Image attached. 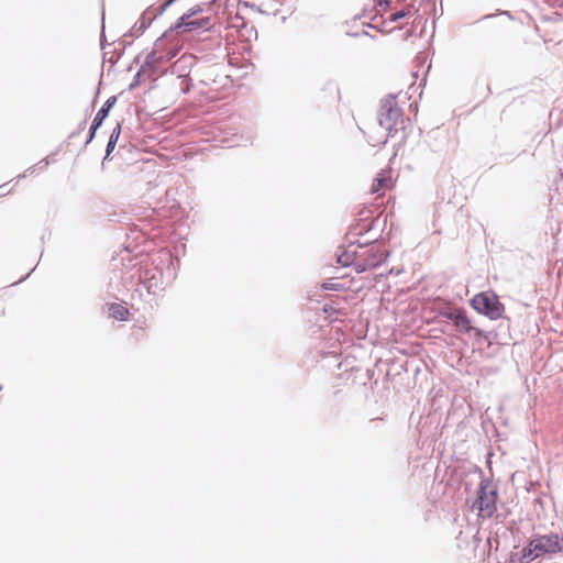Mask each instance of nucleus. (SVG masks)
Here are the masks:
<instances>
[{
	"label": "nucleus",
	"mask_w": 563,
	"mask_h": 563,
	"mask_svg": "<svg viewBox=\"0 0 563 563\" xmlns=\"http://www.w3.org/2000/svg\"><path fill=\"white\" fill-rule=\"evenodd\" d=\"M379 217H376V219L372 221H356L354 224L350 225L345 239L358 240L357 238L371 234V232L379 224Z\"/></svg>",
	"instance_id": "11"
},
{
	"label": "nucleus",
	"mask_w": 563,
	"mask_h": 563,
	"mask_svg": "<svg viewBox=\"0 0 563 563\" xmlns=\"http://www.w3.org/2000/svg\"><path fill=\"white\" fill-rule=\"evenodd\" d=\"M104 14L102 13V29H101V34H100V45H101V48L104 51L107 48V46L111 47L112 44H107L106 43V34H104Z\"/></svg>",
	"instance_id": "25"
},
{
	"label": "nucleus",
	"mask_w": 563,
	"mask_h": 563,
	"mask_svg": "<svg viewBox=\"0 0 563 563\" xmlns=\"http://www.w3.org/2000/svg\"><path fill=\"white\" fill-rule=\"evenodd\" d=\"M385 24H386V21H385V20H383V21H382V23H380V24H378V25H379V29H384V25H385Z\"/></svg>",
	"instance_id": "37"
},
{
	"label": "nucleus",
	"mask_w": 563,
	"mask_h": 563,
	"mask_svg": "<svg viewBox=\"0 0 563 563\" xmlns=\"http://www.w3.org/2000/svg\"><path fill=\"white\" fill-rule=\"evenodd\" d=\"M323 310H324V312H329L330 310H333V307L330 306L329 303H325L323 307Z\"/></svg>",
	"instance_id": "33"
},
{
	"label": "nucleus",
	"mask_w": 563,
	"mask_h": 563,
	"mask_svg": "<svg viewBox=\"0 0 563 563\" xmlns=\"http://www.w3.org/2000/svg\"><path fill=\"white\" fill-rule=\"evenodd\" d=\"M498 12H499L500 14H505V15H507L509 19H512V15H511V14H510V12H508V11H503V12H501V11H498Z\"/></svg>",
	"instance_id": "34"
},
{
	"label": "nucleus",
	"mask_w": 563,
	"mask_h": 563,
	"mask_svg": "<svg viewBox=\"0 0 563 563\" xmlns=\"http://www.w3.org/2000/svg\"><path fill=\"white\" fill-rule=\"evenodd\" d=\"M470 306L489 320H498L505 312V306L492 290L481 291L472 297Z\"/></svg>",
	"instance_id": "6"
},
{
	"label": "nucleus",
	"mask_w": 563,
	"mask_h": 563,
	"mask_svg": "<svg viewBox=\"0 0 563 563\" xmlns=\"http://www.w3.org/2000/svg\"><path fill=\"white\" fill-rule=\"evenodd\" d=\"M559 549L553 532L534 534L520 551L510 554L508 563H531L539 558L551 559L559 554Z\"/></svg>",
	"instance_id": "1"
},
{
	"label": "nucleus",
	"mask_w": 563,
	"mask_h": 563,
	"mask_svg": "<svg viewBox=\"0 0 563 563\" xmlns=\"http://www.w3.org/2000/svg\"><path fill=\"white\" fill-rule=\"evenodd\" d=\"M117 100H118L117 96L109 97L104 101L102 107L98 110V112L96 113V115L89 126L88 136L84 144L85 147L96 137V133H97L98 129L103 124L104 120L109 115V112L114 107Z\"/></svg>",
	"instance_id": "8"
},
{
	"label": "nucleus",
	"mask_w": 563,
	"mask_h": 563,
	"mask_svg": "<svg viewBox=\"0 0 563 563\" xmlns=\"http://www.w3.org/2000/svg\"><path fill=\"white\" fill-rule=\"evenodd\" d=\"M117 54H118L117 48H114V49H113V51H111V52H110V51L108 52V51H106V49H104V51H103V62H108V59H109L110 57L115 58V57H117Z\"/></svg>",
	"instance_id": "28"
},
{
	"label": "nucleus",
	"mask_w": 563,
	"mask_h": 563,
	"mask_svg": "<svg viewBox=\"0 0 563 563\" xmlns=\"http://www.w3.org/2000/svg\"><path fill=\"white\" fill-rule=\"evenodd\" d=\"M140 279H142L140 286L145 288L147 294L155 295L157 290L161 289L158 287L155 276L152 275L151 277H148V271L145 272L144 276L140 274Z\"/></svg>",
	"instance_id": "15"
},
{
	"label": "nucleus",
	"mask_w": 563,
	"mask_h": 563,
	"mask_svg": "<svg viewBox=\"0 0 563 563\" xmlns=\"http://www.w3.org/2000/svg\"><path fill=\"white\" fill-rule=\"evenodd\" d=\"M203 12V8L201 4H195L188 11H186L181 16H179L176 22L170 25L164 33L163 37H175L176 34L180 31L181 24L191 20L192 16L198 15Z\"/></svg>",
	"instance_id": "12"
},
{
	"label": "nucleus",
	"mask_w": 563,
	"mask_h": 563,
	"mask_svg": "<svg viewBox=\"0 0 563 563\" xmlns=\"http://www.w3.org/2000/svg\"><path fill=\"white\" fill-rule=\"evenodd\" d=\"M390 0H375V5L372 11L375 14L371 16V21H375L380 11H385L389 7Z\"/></svg>",
	"instance_id": "17"
},
{
	"label": "nucleus",
	"mask_w": 563,
	"mask_h": 563,
	"mask_svg": "<svg viewBox=\"0 0 563 563\" xmlns=\"http://www.w3.org/2000/svg\"><path fill=\"white\" fill-rule=\"evenodd\" d=\"M384 179L383 178H375L374 184L372 186V192L378 191V189L382 187Z\"/></svg>",
	"instance_id": "29"
},
{
	"label": "nucleus",
	"mask_w": 563,
	"mask_h": 563,
	"mask_svg": "<svg viewBox=\"0 0 563 563\" xmlns=\"http://www.w3.org/2000/svg\"><path fill=\"white\" fill-rule=\"evenodd\" d=\"M119 45H120L121 49H120V52H118L117 57L115 58L110 57L108 59V63L110 64V66H114L118 63V60L124 54L125 48L131 45V42L125 41V40H121V41H119Z\"/></svg>",
	"instance_id": "20"
},
{
	"label": "nucleus",
	"mask_w": 563,
	"mask_h": 563,
	"mask_svg": "<svg viewBox=\"0 0 563 563\" xmlns=\"http://www.w3.org/2000/svg\"><path fill=\"white\" fill-rule=\"evenodd\" d=\"M322 288L324 290H342L343 289V285L340 284V283L327 282V283L322 284Z\"/></svg>",
	"instance_id": "24"
},
{
	"label": "nucleus",
	"mask_w": 563,
	"mask_h": 563,
	"mask_svg": "<svg viewBox=\"0 0 563 563\" xmlns=\"http://www.w3.org/2000/svg\"><path fill=\"white\" fill-rule=\"evenodd\" d=\"M175 1L176 0H166L161 7H158V14H163Z\"/></svg>",
	"instance_id": "27"
},
{
	"label": "nucleus",
	"mask_w": 563,
	"mask_h": 563,
	"mask_svg": "<svg viewBox=\"0 0 563 563\" xmlns=\"http://www.w3.org/2000/svg\"><path fill=\"white\" fill-rule=\"evenodd\" d=\"M2 389V386L0 385V390Z\"/></svg>",
	"instance_id": "40"
},
{
	"label": "nucleus",
	"mask_w": 563,
	"mask_h": 563,
	"mask_svg": "<svg viewBox=\"0 0 563 563\" xmlns=\"http://www.w3.org/2000/svg\"><path fill=\"white\" fill-rule=\"evenodd\" d=\"M212 27L211 18L203 16L201 19L190 20L184 24H181V29L179 32H191L196 30L210 31Z\"/></svg>",
	"instance_id": "13"
},
{
	"label": "nucleus",
	"mask_w": 563,
	"mask_h": 563,
	"mask_svg": "<svg viewBox=\"0 0 563 563\" xmlns=\"http://www.w3.org/2000/svg\"><path fill=\"white\" fill-rule=\"evenodd\" d=\"M121 130H122V125L120 122L117 123V125L113 128L112 132H111V136L119 140L120 137V134H121Z\"/></svg>",
	"instance_id": "26"
},
{
	"label": "nucleus",
	"mask_w": 563,
	"mask_h": 563,
	"mask_svg": "<svg viewBox=\"0 0 563 563\" xmlns=\"http://www.w3.org/2000/svg\"><path fill=\"white\" fill-rule=\"evenodd\" d=\"M143 79H146V71L140 67L139 70L136 71L132 82L129 85L128 90L129 91L134 90L141 84V81Z\"/></svg>",
	"instance_id": "18"
},
{
	"label": "nucleus",
	"mask_w": 563,
	"mask_h": 563,
	"mask_svg": "<svg viewBox=\"0 0 563 563\" xmlns=\"http://www.w3.org/2000/svg\"><path fill=\"white\" fill-rule=\"evenodd\" d=\"M411 14V10L408 8H404L401 10H398L389 15V22H397L408 15Z\"/></svg>",
	"instance_id": "21"
},
{
	"label": "nucleus",
	"mask_w": 563,
	"mask_h": 563,
	"mask_svg": "<svg viewBox=\"0 0 563 563\" xmlns=\"http://www.w3.org/2000/svg\"><path fill=\"white\" fill-rule=\"evenodd\" d=\"M86 125H87V119H84L82 121H80L78 123L77 129L68 135V139L71 140V139L76 137L78 134H80L86 129Z\"/></svg>",
	"instance_id": "23"
},
{
	"label": "nucleus",
	"mask_w": 563,
	"mask_h": 563,
	"mask_svg": "<svg viewBox=\"0 0 563 563\" xmlns=\"http://www.w3.org/2000/svg\"><path fill=\"white\" fill-rule=\"evenodd\" d=\"M108 313L111 318L119 320V321H125L129 318V310L124 306L120 303H109L108 305Z\"/></svg>",
	"instance_id": "14"
},
{
	"label": "nucleus",
	"mask_w": 563,
	"mask_h": 563,
	"mask_svg": "<svg viewBox=\"0 0 563 563\" xmlns=\"http://www.w3.org/2000/svg\"><path fill=\"white\" fill-rule=\"evenodd\" d=\"M162 14H158V8L148 7L134 23L131 30L124 34V37H139L145 30Z\"/></svg>",
	"instance_id": "9"
},
{
	"label": "nucleus",
	"mask_w": 563,
	"mask_h": 563,
	"mask_svg": "<svg viewBox=\"0 0 563 563\" xmlns=\"http://www.w3.org/2000/svg\"><path fill=\"white\" fill-rule=\"evenodd\" d=\"M349 246L338 255V263L343 267L353 266L356 271L358 261V240L346 239Z\"/></svg>",
	"instance_id": "10"
},
{
	"label": "nucleus",
	"mask_w": 563,
	"mask_h": 563,
	"mask_svg": "<svg viewBox=\"0 0 563 563\" xmlns=\"http://www.w3.org/2000/svg\"><path fill=\"white\" fill-rule=\"evenodd\" d=\"M492 16H493L492 14H486V15L483 16V19H489Z\"/></svg>",
	"instance_id": "38"
},
{
	"label": "nucleus",
	"mask_w": 563,
	"mask_h": 563,
	"mask_svg": "<svg viewBox=\"0 0 563 563\" xmlns=\"http://www.w3.org/2000/svg\"><path fill=\"white\" fill-rule=\"evenodd\" d=\"M175 37H163V34L154 42L153 49L146 55L144 62L141 64V68L146 71V78H152L158 70V66L169 62L177 56L179 49L175 45L168 49H164V41H174Z\"/></svg>",
	"instance_id": "5"
},
{
	"label": "nucleus",
	"mask_w": 563,
	"mask_h": 563,
	"mask_svg": "<svg viewBox=\"0 0 563 563\" xmlns=\"http://www.w3.org/2000/svg\"><path fill=\"white\" fill-rule=\"evenodd\" d=\"M553 539L556 540L558 545L560 547L559 553L563 552V537H560L558 533L553 532Z\"/></svg>",
	"instance_id": "30"
},
{
	"label": "nucleus",
	"mask_w": 563,
	"mask_h": 563,
	"mask_svg": "<svg viewBox=\"0 0 563 563\" xmlns=\"http://www.w3.org/2000/svg\"><path fill=\"white\" fill-rule=\"evenodd\" d=\"M378 123L386 131L387 139L394 137L404 130L402 111L398 107L395 96L390 95L380 101Z\"/></svg>",
	"instance_id": "4"
},
{
	"label": "nucleus",
	"mask_w": 563,
	"mask_h": 563,
	"mask_svg": "<svg viewBox=\"0 0 563 563\" xmlns=\"http://www.w3.org/2000/svg\"><path fill=\"white\" fill-rule=\"evenodd\" d=\"M437 318L442 322L451 321L456 331L461 334L474 336L476 342L481 340L490 343V333L472 324V320L467 317L466 311L462 308L444 307L438 311Z\"/></svg>",
	"instance_id": "3"
},
{
	"label": "nucleus",
	"mask_w": 563,
	"mask_h": 563,
	"mask_svg": "<svg viewBox=\"0 0 563 563\" xmlns=\"http://www.w3.org/2000/svg\"><path fill=\"white\" fill-rule=\"evenodd\" d=\"M48 159L44 158L40 161L36 165L29 167L23 174L16 177L18 180L25 178L27 175L33 174L36 169H44L48 166Z\"/></svg>",
	"instance_id": "16"
},
{
	"label": "nucleus",
	"mask_w": 563,
	"mask_h": 563,
	"mask_svg": "<svg viewBox=\"0 0 563 563\" xmlns=\"http://www.w3.org/2000/svg\"><path fill=\"white\" fill-rule=\"evenodd\" d=\"M347 35H349V36H352V37H356V36L361 35V33H357V32H356V33H347ZM362 35H367V36H369V37H372V38H375V36H374V35L369 34V33H368L367 31H365V30H364V31H362Z\"/></svg>",
	"instance_id": "31"
},
{
	"label": "nucleus",
	"mask_w": 563,
	"mask_h": 563,
	"mask_svg": "<svg viewBox=\"0 0 563 563\" xmlns=\"http://www.w3.org/2000/svg\"><path fill=\"white\" fill-rule=\"evenodd\" d=\"M498 493L496 487H493L488 478L483 477L479 483L477 498L474 507H477L479 515L483 518H490L497 510L496 503Z\"/></svg>",
	"instance_id": "7"
},
{
	"label": "nucleus",
	"mask_w": 563,
	"mask_h": 563,
	"mask_svg": "<svg viewBox=\"0 0 563 563\" xmlns=\"http://www.w3.org/2000/svg\"><path fill=\"white\" fill-rule=\"evenodd\" d=\"M377 235H371L362 242L358 240L357 274L377 268L389 257V251L383 244L377 243Z\"/></svg>",
	"instance_id": "2"
},
{
	"label": "nucleus",
	"mask_w": 563,
	"mask_h": 563,
	"mask_svg": "<svg viewBox=\"0 0 563 563\" xmlns=\"http://www.w3.org/2000/svg\"><path fill=\"white\" fill-rule=\"evenodd\" d=\"M117 142H118L117 139L112 137L111 135L109 136L108 143L106 146V155L103 157V161L108 159L109 155L114 150Z\"/></svg>",
	"instance_id": "22"
},
{
	"label": "nucleus",
	"mask_w": 563,
	"mask_h": 563,
	"mask_svg": "<svg viewBox=\"0 0 563 563\" xmlns=\"http://www.w3.org/2000/svg\"><path fill=\"white\" fill-rule=\"evenodd\" d=\"M140 57H141V54H140V55H137V56L134 58V60H133V62H134L135 64H140Z\"/></svg>",
	"instance_id": "35"
},
{
	"label": "nucleus",
	"mask_w": 563,
	"mask_h": 563,
	"mask_svg": "<svg viewBox=\"0 0 563 563\" xmlns=\"http://www.w3.org/2000/svg\"><path fill=\"white\" fill-rule=\"evenodd\" d=\"M217 1H218V0H210V2H211V3H214V2H217Z\"/></svg>",
	"instance_id": "39"
},
{
	"label": "nucleus",
	"mask_w": 563,
	"mask_h": 563,
	"mask_svg": "<svg viewBox=\"0 0 563 563\" xmlns=\"http://www.w3.org/2000/svg\"><path fill=\"white\" fill-rule=\"evenodd\" d=\"M366 26H367V27H369V29L376 30V31H378V32H380V33H384V32H385V30H384V29H379V25H378V24L367 23V24H366Z\"/></svg>",
	"instance_id": "32"
},
{
	"label": "nucleus",
	"mask_w": 563,
	"mask_h": 563,
	"mask_svg": "<svg viewBox=\"0 0 563 563\" xmlns=\"http://www.w3.org/2000/svg\"><path fill=\"white\" fill-rule=\"evenodd\" d=\"M366 15H367V14H366V9H363V12H362V14H361V15H357V18H361V16H366Z\"/></svg>",
	"instance_id": "36"
},
{
	"label": "nucleus",
	"mask_w": 563,
	"mask_h": 563,
	"mask_svg": "<svg viewBox=\"0 0 563 563\" xmlns=\"http://www.w3.org/2000/svg\"><path fill=\"white\" fill-rule=\"evenodd\" d=\"M375 219H376V217L374 216V210H372L371 208H363L358 211L356 221L365 222V221H372Z\"/></svg>",
	"instance_id": "19"
}]
</instances>
